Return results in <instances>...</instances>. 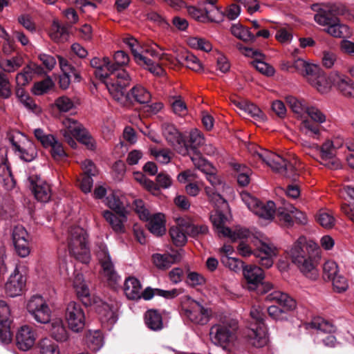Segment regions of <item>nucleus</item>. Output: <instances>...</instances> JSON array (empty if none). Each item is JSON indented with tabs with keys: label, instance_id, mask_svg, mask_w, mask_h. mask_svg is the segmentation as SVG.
Listing matches in <instances>:
<instances>
[{
	"label": "nucleus",
	"instance_id": "nucleus-1",
	"mask_svg": "<svg viewBox=\"0 0 354 354\" xmlns=\"http://www.w3.org/2000/svg\"><path fill=\"white\" fill-rule=\"evenodd\" d=\"M112 68L101 66L95 70V75L106 86L109 93L116 100L120 101L124 96V88L129 86L131 78L129 74L122 68H118L111 62Z\"/></svg>",
	"mask_w": 354,
	"mask_h": 354
},
{
	"label": "nucleus",
	"instance_id": "nucleus-2",
	"mask_svg": "<svg viewBox=\"0 0 354 354\" xmlns=\"http://www.w3.org/2000/svg\"><path fill=\"white\" fill-rule=\"evenodd\" d=\"M317 254L306 243V239L299 237L290 250L292 261L299 270L307 277L316 279L318 277L315 256Z\"/></svg>",
	"mask_w": 354,
	"mask_h": 354
},
{
	"label": "nucleus",
	"instance_id": "nucleus-3",
	"mask_svg": "<svg viewBox=\"0 0 354 354\" xmlns=\"http://www.w3.org/2000/svg\"><path fill=\"white\" fill-rule=\"evenodd\" d=\"M253 154L274 171L281 174L286 178L296 180L299 176L298 170L295 166L297 163L296 160L294 162H288L281 156L260 147H257L254 151Z\"/></svg>",
	"mask_w": 354,
	"mask_h": 354
},
{
	"label": "nucleus",
	"instance_id": "nucleus-4",
	"mask_svg": "<svg viewBox=\"0 0 354 354\" xmlns=\"http://www.w3.org/2000/svg\"><path fill=\"white\" fill-rule=\"evenodd\" d=\"M62 125L63 128L60 130V132L72 148H75L77 146L74 138L85 145L88 149H93L95 148L93 139L77 120L66 118L62 121Z\"/></svg>",
	"mask_w": 354,
	"mask_h": 354
},
{
	"label": "nucleus",
	"instance_id": "nucleus-5",
	"mask_svg": "<svg viewBox=\"0 0 354 354\" xmlns=\"http://www.w3.org/2000/svg\"><path fill=\"white\" fill-rule=\"evenodd\" d=\"M238 323L235 319H228L214 325L209 332L212 342L226 349L236 339Z\"/></svg>",
	"mask_w": 354,
	"mask_h": 354
},
{
	"label": "nucleus",
	"instance_id": "nucleus-6",
	"mask_svg": "<svg viewBox=\"0 0 354 354\" xmlns=\"http://www.w3.org/2000/svg\"><path fill=\"white\" fill-rule=\"evenodd\" d=\"M68 250L72 256L84 263L90 261V252L87 246V234L78 226L73 227L69 232Z\"/></svg>",
	"mask_w": 354,
	"mask_h": 354
},
{
	"label": "nucleus",
	"instance_id": "nucleus-7",
	"mask_svg": "<svg viewBox=\"0 0 354 354\" xmlns=\"http://www.w3.org/2000/svg\"><path fill=\"white\" fill-rule=\"evenodd\" d=\"M237 250L244 257L254 254L257 259V262L265 268H270L272 266L274 257L277 255L275 247L263 242H260L257 250L252 251L246 242L241 241L237 247Z\"/></svg>",
	"mask_w": 354,
	"mask_h": 354
},
{
	"label": "nucleus",
	"instance_id": "nucleus-8",
	"mask_svg": "<svg viewBox=\"0 0 354 354\" xmlns=\"http://www.w3.org/2000/svg\"><path fill=\"white\" fill-rule=\"evenodd\" d=\"M242 201L255 215L264 220L272 221L276 213V207L274 202L270 201L266 203L259 201L249 193L241 194Z\"/></svg>",
	"mask_w": 354,
	"mask_h": 354
},
{
	"label": "nucleus",
	"instance_id": "nucleus-9",
	"mask_svg": "<svg viewBox=\"0 0 354 354\" xmlns=\"http://www.w3.org/2000/svg\"><path fill=\"white\" fill-rule=\"evenodd\" d=\"M8 139L12 145L13 150L21 160L30 162L36 157L37 151L34 144L24 134L16 131L10 134Z\"/></svg>",
	"mask_w": 354,
	"mask_h": 354
},
{
	"label": "nucleus",
	"instance_id": "nucleus-10",
	"mask_svg": "<svg viewBox=\"0 0 354 354\" xmlns=\"http://www.w3.org/2000/svg\"><path fill=\"white\" fill-rule=\"evenodd\" d=\"M26 309L30 316L38 323L50 322L51 310L45 299L40 295H33L27 302Z\"/></svg>",
	"mask_w": 354,
	"mask_h": 354
},
{
	"label": "nucleus",
	"instance_id": "nucleus-11",
	"mask_svg": "<svg viewBox=\"0 0 354 354\" xmlns=\"http://www.w3.org/2000/svg\"><path fill=\"white\" fill-rule=\"evenodd\" d=\"M95 252L102 266L104 277L110 283H116L120 277L115 270L107 246L102 242H97L95 245Z\"/></svg>",
	"mask_w": 354,
	"mask_h": 354
},
{
	"label": "nucleus",
	"instance_id": "nucleus-12",
	"mask_svg": "<svg viewBox=\"0 0 354 354\" xmlns=\"http://www.w3.org/2000/svg\"><path fill=\"white\" fill-rule=\"evenodd\" d=\"M65 319L71 330L76 333L81 331L85 326V315L82 305L70 301L66 308Z\"/></svg>",
	"mask_w": 354,
	"mask_h": 354
},
{
	"label": "nucleus",
	"instance_id": "nucleus-13",
	"mask_svg": "<svg viewBox=\"0 0 354 354\" xmlns=\"http://www.w3.org/2000/svg\"><path fill=\"white\" fill-rule=\"evenodd\" d=\"M26 283L25 268L17 266L6 283V294L10 297L21 295L25 288Z\"/></svg>",
	"mask_w": 354,
	"mask_h": 354
},
{
	"label": "nucleus",
	"instance_id": "nucleus-14",
	"mask_svg": "<svg viewBox=\"0 0 354 354\" xmlns=\"http://www.w3.org/2000/svg\"><path fill=\"white\" fill-rule=\"evenodd\" d=\"M205 144L203 133L198 129L190 131L187 141L183 140V144L180 145L178 153L183 156H194L201 153L200 147Z\"/></svg>",
	"mask_w": 354,
	"mask_h": 354
},
{
	"label": "nucleus",
	"instance_id": "nucleus-15",
	"mask_svg": "<svg viewBox=\"0 0 354 354\" xmlns=\"http://www.w3.org/2000/svg\"><path fill=\"white\" fill-rule=\"evenodd\" d=\"M30 188L35 198L41 203L49 201L51 197V189L48 183L37 176L29 178Z\"/></svg>",
	"mask_w": 354,
	"mask_h": 354
},
{
	"label": "nucleus",
	"instance_id": "nucleus-16",
	"mask_svg": "<svg viewBox=\"0 0 354 354\" xmlns=\"http://www.w3.org/2000/svg\"><path fill=\"white\" fill-rule=\"evenodd\" d=\"M10 310L5 301H0V340L8 344L12 340Z\"/></svg>",
	"mask_w": 354,
	"mask_h": 354
},
{
	"label": "nucleus",
	"instance_id": "nucleus-17",
	"mask_svg": "<svg viewBox=\"0 0 354 354\" xmlns=\"http://www.w3.org/2000/svg\"><path fill=\"white\" fill-rule=\"evenodd\" d=\"M330 80L333 82V86L343 95L354 97V82L351 79L337 71H332Z\"/></svg>",
	"mask_w": 354,
	"mask_h": 354
},
{
	"label": "nucleus",
	"instance_id": "nucleus-18",
	"mask_svg": "<svg viewBox=\"0 0 354 354\" xmlns=\"http://www.w3.org/2000/svg\"><path fill=\"white\" fill-rule=\"evenodd\" d=\"M307 80L321 93H328L333 86V82L330 80V73L327 77L319 66H317V71L312 73Z\"/></svg>",
	"mask_w": 354,
	"mask_h": 354
},
{
	"label": "nucleus",
	"instance_id": "nucleus-19",
	"mask_svg": "<svg viewBox=\"0 0 354 354\" xmlns=\"http://www.w3.org/2000/svg\"><path fill=\"white\" fill-rule=\"evenodd\" d=\"M243 274L247 282L246 288L251 291L255 290L264 279L263 270L254 265L243 267Z\"/></svg>",
	"mask_w": 354,
	"mask_h": 354
},
{
	"label": "nucleus",
	"instance_id": "nucleus-20",
	"mask_svg": "<svg viewBox=\"0 0 354 354\" xmlns=\"http://www.w3.org/2000/svg\"><path fill=\"white\" fill-rule=\"evenodd\" d=\"M185 313L191 322L201 325L206 324L211 315V312L207 308H205L196 301L192 302Z\"/></svg>",
	"mask_w": 354,
	"mask_h": 354
},
{
	"label": "nucleus",
	"instance_id": "nucleus-21",
	"mask_svg": "<svg viewBox=\"0 0 354 354\" xmlns=\"http://www.w3.org/2000/svg\"><path fill=\"white\" fill-rule=\"evenodd\" d=\"M335 149L330 140L325 142L317 151L321 154V163L330 169H336L340 167V163L335 158Z\"/></svg>",
	"mask_w": 354,
	"mask_h": 354
},
{
	"label": "nucleus",
	"instance_id": "nucleus-22",
	"mask_svg": "<svg viewBox=\"0 0 354 354\" xmlns=\"http://www.w3.org/2000/svg\"><path fill=\"white\" fill-rule=\"evenodd\" d=\"M36 335L32 328L27 325L21 326L17 335L16 341L18 348L24 351L29 350L35 342Z\"/></svg>",
	"mask_w": 354,
	"mask_h": 354
},
{
	"label": "nucleus",
	"instance_id": "nucleus-23",
	"mask_svg": "<svg viewBox=\"0 0 354 354\" xmlns=\"http://www.w3.org/2000/svg\"><path fill=\"white\" fill-rule=\"evenodd\" d=\"M266 301L279 304L286 310H294L297 306L296 301L287 293L274 290L266 296Z\"/></svg>",
	"mask_w": 354,
	"mask_h": 354
},
{
	"label": "nucleus",
	"instance_id": "nucleus-24",
	"mask_svg": "<svg viewBox=\"0 0 354 354\" xmlns=\"http://www.w3.org/2000/svg\"><path fill=\"white\" fill-rule=\"evenodd\" d=\"M124 98L132 103L147 104L151 101V95L144 86L138 84L134 86L128 93L124 92L123 97L119 102H122Z\"/></svg>",
	"mask_w": 354,
	"mask_h": 354
},
{
	"label": "nucleus",
	"instance_id": "nucleus-25",
	"mask_svg": "<svg viewBox=\"0 0 354 354\" xmlns=\"http://www.w3.org/2000/svg\"><path fill=\"white\" fill-rule=\"evenodd\" d=\"M216 171L215 172H209L206 174L207 180L210 183L213 188L206 187L205 190L210 201L216 205H220L221 203H224L225 201L221 195L216 192L217 187L221 185L222 182L216 176Z\"/></svg>",
	"mask_w": 354,
	"mask_h": 354
},
{
	"label": "nucleus",
	"instance_id": "nucleus-26",
	"mask_svg": "<svg viewBox=\"0 0 354 354\" xmlns=\"http://www.w3.org/2000/svg\"><path fill=\"white\" fill-rule=\"evenodd\" d=\"M155 266L159 269H167L173 263L178 262L182 258L180 251L173 254H155L152 257Z\"/></svg>",
	"mask_w": 354,
	"mask_h": 354
},
{
	"label": "nucleus",
	"instance_id": "nucleus-27",
	"mask_svg": "<svg viewBox=\"0 0 354 354\" xmlns=\"http://www.w3.org/2000/svg\"><path fill=\"white\" fill-rule=\"evenodd\" d=\"M250 344L257 348H261L268 343V337L263 326L259 325L256 328H251L247 333Z\"/></svg>",
	"mask_w": 354,
	"mask_h": 354
},
{
	"label": "nucleus",
	"instance_id": "nucleus-28",
	"mask_svg": "<svg viewBox=\"0 0 354 354\" xmlns=\"http://www.w3.org/2000/svg\"><path fill=\"white\" fill-rule=\"evenodd\" d=\"M147 227L149 230L154 235L159 236L166 232L165 215L162 213H156L149 215Z\"/></svg>",
	"mask_w": 354,
	"mask_h": 354
},
{
	"label": "nucleus",
	"instance_id": "nucleus-29",
	"mask_svg": "<svg viewBox=\"0 0 354 354\" xmlns=\"http://www.w3.org/2000/svg\"><path fill=\"white\" fill-rule=\"evenodd\" d=\"M162 133L166 140L174 147L178 152L180 145L183 144V138L180 133L176 128L170 124H164L162 126Z\"/></svg>",
	"mask_w": 354,
	"mask_h": 354
},
{
	"label": "nucleus",
	"instance_id": "nucleus-30",
	"mask_svg": "<svg viewBox=\"0 0 354 354\" xmlns=\"http://www.w3.org/2000/svg\"><path fill=\"white\" fill-rule=\"evenodd\" d=\"M126 214L127 212L115 214L110 211H105L104 217L115 232L121 233L124 231V223L127 221Z\"/></svg>",
	"mask_w": 354,
	"mask_h": 354
},
{
	"label": "nucleus",
	"instance_id": "nucleus-31",
	"mask_svg": "<svg viewBox=\"0 0 354 354\" xmlns=\"http://www.w3.org/2000/svg\"><path fill=\"white\" fill-rule=\"evenodd\" d=\"M50 333L51 337L59 342H65L68 338V333L61 319H53L50 322Z\"/></svg>",
	"mask_w": 354,
	"mask_h": 354
},
{
	"label": "nucleus",
	"instance_id": "nucleus-32",
	"mask_svg": "<svg viewBox=\"0 0 354 354\" xmlns=\"http://www.w3.org/2000/svg\"><path fill=\"white\" fill-rule=\"evenodd\" d=\"M0 178L6 185L9 187H13L11 171L8 165L7 152L4 149H0Z\"/></svg>",
	"mask_w": 354,
	"mask_h": 354
},
{
	"label": "nucleus",
	"instance_id": "nucleus-33",
	"mask_svg": "<svg viewBox=\"0 0 354 354\" xmlns=\"http://www.w3.org/2000/svg\"><path fill=\"white\" fill-rule=\"evenodd\" d=\"M141 284L135 277H129L124 283V291L129 299H138L141 298Z\"/></svg>",
	"mask_w": 354,
	"mask_h": 354
},
{
	"label": "nucleus",
	"instance_id": "nucleus-34",
	"mask_svg": "<svg viewBox=\"0 0 354 354\" xmlns=\"http://www.w3.org/2000/svg\"><path fill=\"white\" fill-rule=\"evenodd\" d=\"M286 102L297 118L303 119L305 117L309 106L304 100L289 95L286 97Z\"/></svg>",
	"mask_w": 354,
	"mask_h": 354
},
{
	"label": "nucleus",
	"instance_id": "nucleus-35",
	"mask_svg": "<svg viewBox=\"0 0 354 354\" xmlns=\"http://www.w3.org/2000/svg\"><path fill=\"white\" fill-rule=\"evenodd\" d=\"M178 225L185 227V232L192 237H199L208 233V227L205 225H194L184 218L178 220Z\"/></svg>",
	"mask_w": 354,
	"mask_h": 354
},
{
	"label": "nucleus",
	"instance_id": "nucleus-36",
	"mask_svg": "<svg viewBox=\"0 0 354 354\" xmlns=\"http://www.w3.org/2000/svg\"><path fill=\"white\" fill-rule=\"evenodd\" d=\"M313 10L317 12L314 16V19L320 26H328L331 23H333V21L337 18L332 17L328 13L323 3L314 4Z\"/></svg>",
	"mask_w": 354,
	"mask_h": 354
},
{
	"label": "nucleus",
	"instance_id": "nucleus-37",
	"mask_svg": "<svg viewBox=\"0 0 354 354\" xmlns=\"http://www.w3.org/2000/svg\"><path fill=\"white\" fill-rule=\"evenodd\" d=\"M178 62L196 72L203 70V66L200 60L192 53L185 52L178 55Z\"/></svg>",
	"mask_w": 354,
	"mask_h": 354
},
{
	"label": "nucleus",
	"instance_id": "nucleus-38",
	"mask_svg": "<svg viewBox=\"0 0 354 354\" xmlns=\"http://www.w3.org/2000/svg\"><path fill=\"white\" fill-rule=\"evenodd\" d=\"M211 221L219 236H225L230 233V228L225 226L227 217L219 211H216L210 216Z\"/></svg>",
	"mask_w": 354,
	"mask_h": 354
},
{
	"label": "nucleus",
	"instance_id": "nucleus-39",
	"mask_svg": "<svg viewBox=\"0 0 354 354\" xmlns=\"http://www.w3.org/2000/svg\"><path fill=\"white\" fill-rule=\"evenodd\" d=\"M87 346L93 351H98L104 345V337L100 330H90L86 336Z\"/></svg>",
	"mask_w": 354,
	"mask_h": 354
},
{
	"label": "nucleus",
	"instance_id": "nucleus-40",
	"mask_svg": "<svg viewBox=\"0 0 354 354\" xmlns=\"http://www.w3.org/2000/svg\"><path fill=\"white\" fill-rule=\"evenodd\" d=\"M100 315V319L103 324H106L107 327H111L118 319L114 309L108 304L104 303L97 310Z\"/></svg>",
	"mask_w": 354,
	"mask_h": 354
},
{
	"label": "nucleus",
	"instance_id": "nucleus-41",
	"mask_svg": "<svg viewBox=\"0 0 354 354\" xmlns=\"http://www.w3.org/2000/svg\"><path fill=\"white\" fill-rule=\"evenodd\" d=\"M326 32L334 37H347L351 35L349 28L341 24L337 18L327 26Z\"/></svg>",
	"mask_w": 354,
	"mask_h": 354
},
{
	"label": "nucleus",
	"instance_id": "nucleus-42",
	"mask_svg": "<svg viewBox=\"0 0 354 354\" xmlns=\"http://www.w3.org/2000/svg\"><path fill=\"white\" fill-rule=\"evenodd\" d=\"M49 35L55 42H64L68 39V32L65 26L61 25L57 21L54 20L50 28Z\"/></svg>",
	"mask_w": 354,
	"mask_h": 354
},
{
	"label": "nucleus",
	"instance_id": "nucleus-43",
	"mask_svg": "<svg viewBox=\"0 0 354 354\" xmlns=\"http://www.w3.org/2000/svg\"><path fill=\"white\" fill-rule=\"evenodd\" d=\"M300 132L310 138H317L320 133V128L318 124L304 118L299 125Z\"/></svg>",
	"mask_w": 354,
	"mask_h": 354
},
{
	"label": "nucleus",
	"instance_id": "nucleus-44",
	"mask_svg": "<svg viewBox=\"0 0 354 354\" xmlns=\"http://www.w3.org/2000/svg\"><path fill=\"white\" fill-rule=\"evenodd\" d=\"M145 319L147 326L153 330H159L163 327L162 316L157 310L147 311Z\"/></svg>",
	"mask_w": 354,
	"mask_h": 354
},
{
	"label": "nucleus",
	"instance_id": "nucleus-45",
	"mask_svg": "<svg viewBox=\"0 0 354 354\" xmlns=\"http://www.w3.org/2000/svg\"><path fill=\"white\" fill-rule=\"evenodd\" d=\"M36 65H27L20 73L16 75L15 80L18 86H25L32 80L34 73L36 72Z\"/></svg>",
	"mask_w": 354,
	"mask_h": 354
},
{
	"label": "nucleus",
	"instance_id": "nucleus-46",
	"mask_svg": "<svg viewBox=\"0 0 354 354\" xmlns=\"http://www.w3.org/2000/svg\"><path fill=\"white\" fill-rule=\"evenodd\" d=\"M136 62L138 64L145 67L151 73L156 75H161L164 73L163 68L158 64H154L150 59L147 58L145 55H136Z\"/></svg>",
	"mask_w": 354,
	"mask_h": 354
},
{
	"label": "nucleus",
	"instance_id": "nucleus-47",
	"mask_svg": "<svg viewBox=\"0 0 354 354\" xmlns=\"http://www.w3.org/2000/svg\"><path fill=\"white\" fill-rule=\"evenodd\" d=\"M290 204H284L281 207H279L276 211L277 216L281 225L286 227H290L294 224L293 214L290 211Z\"/></svg>",
	"mask_w": 354,
	"mask_h": 354
},
{
	"label": "nucleus",
	"instance_id": "nucleus-48",
	"mask_svg": "<svg viewBox=\"0 0 354 354\" xmlns=\"http://www.w3.org/2000/svg\"><path fill=\"white\" fill-rule=\"evenodd\" d=\"M308 328H315L320 333H334L336 331V327L328 321L318 318L314 319L308 324Z\"/></svg>",
	"mask_w": 354,
	"mask_h": 354
},
{
	"label": "nucleus",
	"instance_id": "nucleus-49",
	"mask_svg": "<svg viewBox=\"0 0 354 354\" xmlns=\"http://www.w3.org/2000/svg\"><path fill=\"white\" fill-rule=\"evenodd\" d=\"M231 32L234 37L243 41H254L255 40L254 34L248 28H245L239 24L232 26Z\"/></svg>",
	"mask_w": 354,
	"mask_h": 354
},
{
	"label": "nucleus",
	"instance_id": "nucleus-50",
	"mask_svg": "<svg viewBox=\"0 0 354 354\" xmlns=\"http://www.w3.org/2000/svg\"><path fill=\"white\" fill-rule=\"evenodd\" d=\"M292 66L299 73L306 77L313 73L317 71V65L307 63L302 59H297L294 61Z\"/></svg>",
	"mask_w": 354,
	"mask_h": 354
},
{
	"label": "nucleus",
	"instance_id": "nucleus-51",
	"mask_svg": "<svg viewBox=\"0 0 354 354\" xmlns=\"http://www.w3.org/2000/svg\"><path fill=\"white\" fill-rule=\"evenodd\" d=\"M23 64V59L20 57H12L0 61V68L6 73H13Z\"/></svg>",
	"mask_w": 354,
	"mask_h": 354
},
{
	"label": "nucleus",
	"instance_id": "nucleus-52",
	"mask_svg": "<svg viewBox=\"0 0 354 354\" xmlns=\"http://www.w3.org/2000/svg\"><path fill=\"white\" fill-rule=\"evenodd\" d=\"M234 168L237 173L238 183L243 187L247 186L250 183V176L252 174L251 169L240 164H234Z\"/></svg>",
	"mask_w": 354,
	"mask_h": 354
},
{
	"label": "nucleus",
	"instance_id": "nucleus-53",
	"mask_svg": "<svg viewBox=\"0 0 354 354\" xmlns=\"http://www.w3.org/2000/svg\"><path fill=\"white\" fill-rule=\"evenodd\" d=\"M194 166L205 175L209 172H215L216 168L212 164L201 157V153L190 156Z\"/></svg>",
	"mask_w": 354,
	"mask_h": 354
},
{
	"label": "nucleus",
	"instance_id": "nucleus-54",
	"mask_svg": "<svg viewBox=\"0 0 354 354\" xmlns=\"http://www.w3.org/2000/svg\"><path fill=\"white\" fill-rule=\"evenodd\" d=\"M185 227L183 226H173L169 230V234L174 243L177 246L183 245L187 241L185 234Z\"/></svg>",
	"mask_w": 354,
	"mask_h": 354
},
{
	"label": "nucleus",
	"instance_id": "nucleus-55",
	"mask_svg": "<svg viewBox=\"0 0 354 354\" xmlns=\"http://www.w3.org/2000/svg\"><path fill=\"white\" fill-rule=\"evenodd\" d=\"M59 67L63 72V75L73 77L75 80L80 81V76L79 71L76 68L69 64L65 58L58 56Z\"/></svg>",
	"mask_w": 354,
	"mask_h": 354
},
{
	"label": "nucleus",
	"instance_id": "nucleus-56",
	"mask_svg": "<svg viewBox=\"0 0 354 354\" xmlns=\"http://www.w3.org/2000/svg\"><path fill=\"white\" fill-rule=\"evenodd\" d=\"M73 287L80 297H86L89 295V289L86 285L83 274L77 273L73 279Z\"/></svg>",
	"mask_w": 354,
	"mask_h": 354
},
{
	"label": "nucleus",
	"instance_id": "nucleus-57",
	"mask_svg": "<svg viewBox=\"0 0 354 354\" xmlns=\"http://www.w3.org/2000/svg\"><path fill=\"white\" fill-rule=\"evenodd\" d=\"M318 223L326 229L333 228L336 223V219L330 212L320 211L317 216Z\"/></svg>",
	"mask_w": 354,
	"mask_h": 354
},
{
	"label": "nucleus",
	"instance_id": "nucleus-58",
	"mask_svg": "<svg viewBox=\"0 0 354 354\" xmlns=\"http://www.w3.org/2000/svg\"><path fill=\"white\" fill-rule=\"evenodd\" d=\"M106 203L110 209L115 212V213L122 214V212H127L123 202L115 194H110L106 197Z\"/></svg>",
	"mask_w": 354,
	"mask_h": 354
},
{
	"label": "nucleus",
	"instance_id": "nucleus-59",
	"mask_svg": "<svg viewBox=\"0 0 354 354\" xmlns=\"http://www.w3.org/2000/svg\"><path fill=\"white\" fill-rule=\"evenodd\" d=\"M12 93L11 84L8 75L4 73H0V97L8 99Z\"/></svg>",
	"mask_w": 354,
	"mask_h": 354
},
{
	"label": "nucleus",
	"instance_id": "nucleus-60",
	"mask_svg": "<svg viewBox=\"0 0 354 354\" xmlns=\"http://www.w3.org/2000/svg\"><path fill=\"white\" fill-rule=\"evenodd\" d=\"M306 115H307L311 120L317 124H322L326 122V115L317 107L309 106L307 109Z\"/></svg>",
	"mask_w": 354,
	"mask_h": 354
},
{
	"label": "nucleus",
	"instance_id": "nucleus-61",
	"mask_svg": "<svg viewBox=\"0 0 354 354\" xmlns=\"http://www.w3.org/2000/svg\"><path fill=\"white\" fill-rule=\"evenodd\" d=\"M323 274L324 279L332 281L333 278L339 274L337 263L333 261L325 262L323 266Z\"/></svg>",
	"mask_w": 354,
	"mask_h": 354
},
{
	"label": "nucleus",
	"instance_id": "nucleus-62",
	"mask_svg": "<svg viewBox=\"0 0 354 354\" xmlns=\"http://www.w3.org/2000/svg\"><path fill=\"white\" fill-rule=\"evenodd\" d=\"M39 348L41 354H59L57 345L48 338L39 342Z\"/></svg>",
	"mask_w": 354,
	"mask_h": 354
},
{
	"label": "nucleus",
	"instance_id": "nucleus-63",
	"mask_svg": "<svg viewBox=\"0 0 354 354\" xmlns=\"http://www.w3.org/2000/svg\"><path fill=\"white\" fill-rule=\"evenodd\" d=\"M251 64L259 72L266 76H272L274 74V68L261 59H254Z\"/></svg>",
	"mask_w": 354,
	"mask_h": 354
},
{
	"label": "nucleus",
	"instance_id": "nucleus-64",
	"mask_svg": "<svg viewBox=\"0 0 354 354\" xmlns=\"http://www.w3.org/2000/svg\"><path fill=\"white\" fill-rule=\"evenodd\" d=\"M286 309H281L279 306L272 305L268 308L269 316L276 321H283L288 319V314Z\"/></svg>",
	"mask_w": 354,
	"mask_h": 354
}]
</instances>
